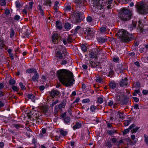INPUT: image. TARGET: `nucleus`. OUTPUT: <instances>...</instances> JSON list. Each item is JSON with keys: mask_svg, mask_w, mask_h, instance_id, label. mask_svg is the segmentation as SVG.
<instances>
[{"mask_svg": "<svg viewBox=\"0 0 148 148\" xmlns=\"http://www.w3.org/2000/svg\"><path fill=\"white\" fill-rule=\"evenodd\" d=\"M108 106L111 107H112L114 108H116L117 107V103H115L114 105H113V102H108Z\"/></svg>", "mask_w": 148, "mask_h": 148, "instance_id": "4c0bfd02", "label": "nucleus"}, {"mask_svg": "<svg viewBox=\"0 0 148 148\" xmlns=\"http://www.w3.org/2000/svg\"><path fill=\"white\" fill-rule=\"evenodd\" d=\"M20 16L18 15H16L14 17V19L15 20H18L20 18Z\"/></svg>", "mask_w": 148, "mask_h": 148, "instance_id": "338daca9", "label": "nucleus"}, {"mask_svg": "<svg viewBox=\"0 0 148 148\" xmlns=\"http://www.w3.org/2000/svg\"><path fill=\"white\" fill-rule=\"evenodd\" d=\"M117 117L121 120H123L124 118L123 114L120 112L118 113Z\"/></svg>", "mask_w": 148, "mask_h": 148, "instance_id": "c756f323", "label": "nucleus"}, {"mask_svg": "<svg viewBox=\"0 0 148 148\" xmlns=\"http://www.w3.org/2000/svg\"><path fill=\"white\" fill-rule=\"evenodd\" d=\"M95 54L94 52H90L89 54V57L91 58H93L95 57Z\"/></svg>", "mask_w": 148, "mask_h": 148, "instance_id": "6e6d98bb", "label": "nucleus"}, {"mask_svg": "<svg viewBox=\"0 0 148 148\" xmlns=\"http://www.w3.org/2000/svg\"><path fill=\"white\" fill-rule=\"evenodd\" d=\"M39 78V75L37 72H35L34 75L32 77V79L34 82L36 81Z\"/></svg>", "mask_w": 148, "mask_h": 148, "instance_id": "5701e85b", "label": "nucleus"}, {"mask_svg": "<svg viewBox=\"0 0 148 148\" xmlns=\"http://www.w3.org/2000/svg\"><path fill=\"white\" fill-rule=\"evenodd\" d=\"M145 138V143L148 145V136L146 134H145L144 135Z\"/></svg>", "mask_w": 148, "mask_h": 148, "instance_id": "3c124183", "label": "nucleus"}, {"mask_svg": "<svg viewBox=\"0 0 148 148\" xmlns=\"http://www.w3.org/2000/svg\"><path fill=\"white\" fill-rule=\"evenodd\" d=\"M6 4L5 0H0V5L1 6H5Z\"/></svg>", "mask_w": 148, "mask_h": 148, "instance_id": "864d4df0", "label": "nucleus"}, {"mask_svg": "<svg viewBox=\"0 0 148 148\" xmlns=\"http://www.w3.org/2000/svg\"><path fill=\"white\" fill-rule=\"evenodd\" d=\"M67 63V61L66 60H64L61 61L60 64L62 65H64Z\"/></svg>", "mask_w": 148, "mask_h": 148, "instance_id": "0e129e2a", "label": "nucleus"}, {"mask_svg": "<svg viewBox=\"0 0 148 148\" xmlns=\"http://www.w3.org/2000/svg\"><path fill=\"white\" fill-rule=\"evenodd\" d=\"M37 8L38 10L39 11L40 14L42 16H43L44 13L43 12V10L42 9L41 6L40 5H39L38 6Z\"/></svg>", "mask_w": 148, "mask_h": 148, "instance_id": "72a5a7b5", "label": "nucleus"}, {"mask_svg": "<svg viewBox=\"0 0 148 148\" xmlns=\"http://www.w3.org/2000/svg\"><path fill=\"white\" fill-rule=\"evenodd\" d=\"M119 59L118 58H114L113 59V62H116L118 63L119 62Z\"/></svg>", "mask_w": 148, "mask_h": 148, "instance_id": "e2e57ef3", "label": "nucleus"}, {"mask_svg": "<svg viewBox=\"0 0 148 148\" xmlns=\"http://www.w3.org/2000/svg\"><path fill=\"white\" fill-rule=\"evenodd\" d=\"M122 12L120 14V18L121 20L124 21H126L130 19L132 14V12L129 10L123 8L122 9Z\"/></svg>", "mask_w": 148, "mask_h": 148, "instance_id": "423d86ee", "label": "nucleus"}, {"mask_svg": "<svg viewBox=\"0 0 148 148\" xmlns=\"http://www.w3.org/2000/svg\"><path fill=\"white\" fill-rule=\"evenodd\" d=\"M82 50L83 52H85L87 50V47L84 44H82L81 46Z\"/></svg>", "mask_w": 148, "mask_h": 148, "instance_id": "58836bf2", "label": "nucleus"}, {"mask_svg": "<svg viewBox=\"0 0 148 148\" xmlns=\"http://www.w3.org/2000/svg\"><path fill=\"white\" fill-rule=\"evenodd\" d=\"M106 30V29L105 27H103L100 29V31L101 33H104Z\"/></svg>", "mask_w": 148, "mask_h": 148, "instance_id": "8fccbe9b", "label": "nucleus"}, {"mask_svg": "<svg viewBox=\"0 0 148 148\" xmlns=\"http://www.w3.org/2000/svg\"><path fill=\"white\" fill-rule=\"evenodd\" d=\"M29 31L26 29L22 28V32L24 37L27 38L28 37L29 35Z\"/></svg>", "mask_w": 148, "mask_h": 148, "instance_id": "a211bd4d", "label": "nucleus"}, {"mask_svg": "<svg viewBox=\"0 0 148 148\" xmlns=\"http://www.w3.org/2000/svg\"><path fill=\"white\" fill-rule=\"evenodd\" d=\"M60 94V92L56 90L52 89L50 92V96L52 98H57Z\"/></svg>", "mask_w": 148, "mask_h": 148, "instance_id": "9d476101", "label": "nucleus"}, {"mask_svg": "<svg viewBox=\"0 0 148 148\" xmlns=\"http://www.w3.org/2000/svg\"><path fill=\"white\" fill-rule=\"evenodd\" d=\"M64 121L66 123L68 124L70 122V118L68 117H66L64 119Z\"/></svg>", "mask_w": 148, "mask_h": 148, "instance_id": "37998d69", "label": "nucleus"}, {"mask_svg": "<svg viewBox=\"0 0 148 148\" xmlns=\"http://www.w3.org/2000/svg\"><path fill=\"white\" fill-rule=\"evenodd\" d=\"M85 33L88 36H91V34H92V31L91 29L89 27H87L85 31Z\"/></svg>", "mask_w": 148, "mask_h": 148, "instance_id": "aec40b11", "label": "nucleus"}, {"mask_svg": "<svg viewBox=\"0 0 148 148\" xmlns=\"http://www.w3.org/2000/svg\"><path fill=\"white\" fill-rule=\"evenodd\" d=\"M57 74L59 81L63 84L66 86L73 85L75 80L73 73L70 71L60 69L58 71Z\"/></svg>", "mask_w": 148, "mask_h": 148, "instance_id": "f257e3e1", "label": "nucleus"}, {"mask_svg": "<svg viewBox=\"0 0 148 148\" xmlns=\"http://www.w3.org/2000/svg\"><path fill=\"white\" fill-rule=\"evenodd\" d=\"M86 20L87 22L89 23H91L92 21V19L91 17L89 16L86 18Z\"/></svg>", "mask_w": 148, "mask_h": 148, "instance_id": "603ef678", "label": "nucleus"}, {"mask_svg": "<svg viewBox=\"0 0 148 148\" xmlns=\"http://www.w3.org/2000/svg\"><path fill=\"white\" fill-rule=\"evenodd\" d=\"M16 6L17 8H20L21 6V4L19 1H17L15 3Z\"/></svg>", "mask_w": 148, "mask_h": 148, "instance_id": "052dcab7", "label": "nucleus"}, {"mask_svg": "<svg viewBox=\"0 0 148 148\" xmlns=\"http://www.w3.org/2000/svg\"><path fill=\"white\" fill-rule=\"evenodd\" d=\"M114 3H115L114 1L113 2V0H108L104 5L103 4V2H101V3L100 0H92L91 1L92 5L93 6L92 8L94 11L96 12L101 10L104 6L108 9H111L114 6Z\"/></svg>", "mask_w": 148, "mask_h": 148, "instance_id": "f03ea898", "label": "nucleus"}, {"mask_svg": "<svg viewBox=\"0 0 148 148\" xmlns=\"http://www.w3.org/2000/svg\"><path fill=\"white\" fill-rule=\"evenodd\" d=\"M71 25L68 23H66L64 25V27L67 30H69L71 28Z\"/></svg>", "mask_w": 148, "mask_h": 148, "instance_id": "e433bc0d", "label": "nucleus"}, {"mask_svg": "<svg viewBox=\"0 0 148 148\" xmlns=\"http://www.w3.org/2000/svg\"><path fill=\"white\" fill-rule=\"evenodd\" d=\"M73 35H68L66 38H63L62 40L64 44L66 46L68 45V44H71L74 40V39L73 38Z\"/></svg>", "mask_w": 148, "mask_h": 148, "instance_id": "0eeeda50", "label": "nucleus"}, {"mask_svg": "<svg viewBox=\"0 0 148 148\" xmlns=\"http://www.w3.org/2000/svg\"><path fill=\"white\" fill-rule=\"evenodd\" d=\"M116 86V85L115 82H111L110 84V87L112 89L115 88Z\"/></svg>", "mask_w": 148, "mask_h": 148, "instance_id": "473e14b6", "label": "nucleus"}, {"mask_svg": "<svg viewBox=\"0 0 148 148\" xmlns=\"http://www.w3.org/2000/svg\"><path fill=\"white\" fill-rule=\"evenodd\" d=\"M117 67L120 70H123L124 69L122 64H119L118 65Z\"/></svg>", "mask_w": 148, "mask_h": 148, "instance_id": "774afa93", "label": "nucleus"}, {"mask_svg": "<svg viewBox=\"0 0 148 148\" xmlns=\"http://www.w3.org/2000/svg\"><path fill=\"white\" fill-rule=\"evenodd\" d=\"M36 71L34 69L30 68L26 70V72L28 73L36 72Z\"/></svg>", "mask_w": 148, "mask_h": 148, "instance_id": "c85d7f7f", "label": "nucleus"}, {"mask_svg": "<svg viewBox=\"0 0 148 148\" xmlns=\"http://www.w3.org/2000/svg\"><path fill=\"white\" fill-rule=\"evenodd\" d=\"M35 120L36 121V123L38 124H40L41 122V120L39 119L38 117H36Z\"/></svg>", "mask_w": 148, "mask_h": 148, "instance_id": "4d7b16f0", "label": "nucleus"}, {"mask_svg": "<svg viewBox=\"0 0 148 148\" xmlns=\"http://www.w3.org/2000/svg\"><path fill=\"white\" fill-rule=\"evenodd\" d=\"M19 86L21 87V88L23 90H24L26 89L25 86L23 85V84L22 82H20L19 84Z\"/></svg>", "mask_w": 148, "mask_h": 148, "instance_id": "de8ad7c7", "label": "nucleus"}, {"mask_svg": "<svg viewBox=\"0 0 148 148\" xmlns=\"http://www.w3.org/2000/svg\"><path fill=\"white\" fill-rule=\"evenodd\" d=\"M137 11L139 13L147 14L148 13V5L140 1L136 5Z\"/></svg>", "mask_w": 148, "mask_h": 148, "instance_id": "7ed1b4c3", "label": "nucleus"}, {"mask_svg": "<svg viewBox=\"0 0 148 148\" xmlns=\"http://www.w3.org/2000/svg\"><path fill=\"white\" fill-rule=\"evenodd\" d=\"M15 34V32L13 28H11L10 29V38H12L14 36Z\"/></svg>", "mask_w": 148, "mask_h": 148, "instance_id": "c9c22d12", "label": "nucleus"}, {"mask_svg": "<svg viewBox=\"0 0 148 148\" xmlns=\"http://www.w3.org/2000/svg\"><path fill=\"white\" fill-rule=\"evenodd\" d=\"M74 103V102L71 104L70 108L68 110V113L72 116H73L72 112H73L74 111V107L72 105Z\"/></svg>", "mask_w": 148, "mask_h": 148, "instance_id": "4be33fe9", "label": "nucleus"}, {"mask_svg": "<svg viewBox=\"0 0 148 148\" xmlns=\"http://www.w3.org/2000/svg\"><path fill=\"white\" fill-rule=\"evenodd\" d=\"M128 79L127 78H125L124 79H123L122 81L120 83V85L121 86H126L127 84Z\"/></svg>", "mask_w": 148, "mask_h": 148, "instance_id": "f3484780", "label": "nucleus"}, {"mask_svg": "<svg viewBox=\"0 0 148 148\" xmlns=\"http://www.w3.org/2000/svg\"><path fill=\"white\" fill-rule=\"evenodd\" d=\"M136 22H133L132 23L129 27V29L130 30H132L136 27Z\"/></svg>", "mask_w": 148, "mask_h": 148, "instance_id": "393cba45", "label": "nucleus"}, {"mask_svg": "<svg viewBox=\"0 0 148 148\" xmlns=\"http://www.w3.org/2000/svg\"><path fill=\"white\" fill-rule=\"evenodd\" d=\"M66 104V102H61L59 105L55 106V110L56 112H58L59 110H61L62 108H64Z\"/></svg>", "mask_w": 148, "mask_h": 148, "instance_id": "4468645a", "label": "nucleus"}, {"mask_svg": "<svg viewBox=\"0 0 148 148\" xmlns=\"http://www.w3.org/2000/svg\"><path fill=\"white\" fill-rule=\"evenodd\" d=\"M9 84L12 86H13L16 83V81L14 79H10L9 82Z\"/></svg>", "mask_w": 148, "mask_h": 148, "instance_id": "a18cd8bd", "label": "nucleus"}, {"mask_svg": "<svg viewBox=\"0 0 148 148\" xmlns=\"http://www.w3.org/2000/svg\"><path fill=\"white\" fill-rule=\"evenodd\" d=\"M71 9V7L70 5H68L66 6L64 8V10L67 11H70Z\"/></svg>", "mask_w": 148, "mask_h": 148, "instance_id": "5fc2aeb1", "label": "nucleus"}, {"mask_svg": "<svg viewBox=\"0 0 148 148\" xmlns=\"http://www.w3.org/2000/svg\"><path fill=\"white\" fill-rule=\"evenodd\" d=\"M56 56L54 57V60L56 62H58L60 60L63 59L62 53L60 51H57L55 52Z\"/></svg>", "mask_w": 148, "mask_h": 148, "instance_id": "6e6552de", "label": "nucleus"}, {"mask_svg": "<svg viewBox=\"0 0 148 148\" xmlns=\"http://www.w3.org/2000/svg\"><path fill=\"white\" fill-rule=\"evenodd\" d=\"M140 128V127H137L134 128H132L133 129L131 130V133L133 134L136 132Z\"/></svg>", "mask_w": 148, "mask_h": 148, "instance_id": "ea45409f", "label": "nucleus"}, {"mask_svg": "<svg viewBox=\"0 0 148 148\" xmlns=\"http://www.w3.org/2000/svg\"><path fill=\"white\" fill-rule=\"evenodd\" d=\"M106 37H99L97 38L98 42L100 43H103L105 42L107 40Z\"/></svg>", "mask_w": 148, "mask_h": 148, "instance_id": "dca6fc26", "label": "nucleus"}, {"mask_svg": "<svg viewBox=\"0 0 148 148\" xmlns=\"http://www.w3.org/2000/svg\"><path fill=\"white\" fill-rule=\"evenodd\" d=\"M58 48L60 50L59 51H62L64 55L66 54L67 52L66 48L65 46L62 45H60L59 46Z\"/></svg>", "mask_w": 148, "mask_h": 148, "instance_id": "6ab92c4d", "label": "nucleus"}, {"mask_svg": "<svg viewBox=\"0 0 148 148\" xmlns=\"http://www.w3.org/2000/svg\"><path fill=\"white\" fill-rule=\"evenodd\" d=\"M13 125L16 128L18 129L22 127H23V125L20 124H14Z\"/></svg>", "mask_w": 148, "mask_h": 148, "instance_id": "c03bdc74", "label": "nucleus"}, {"mask_svg": "<svg viewBox=\"0 0 148 148\" xmlns=\"http://www.w3.org/2000/svg\"><path fill=\"white\" fill-rule=\"evenodd\" d=\"M58 1H56L53 7V9L56 12H57L58 11Z\"/></svg>", "mask_w": 148, "mask_h": 148, "instance_id": "cd10ccee", "label": "nucleus"}, {"mask_svg": "<svg viewBox=\"0 0 148 148\" xmlns=\"http://www.w3.org/2000/svg\"><path fill=\"white\" fill-rule=\"evenodd\" d=\"M34 97L35 96L34 95L30 94H29L27 95V97L29 98V99H33L34 98Z\"/></svg>", "mask_w": 148, "mask_h": 148, "instance_id": "13d9d810", "label": "nucleus"}, {"mask_svg": "<svg viewBox=\"0 0 148 148\" xmlns=\"http://www.w3.org/2000/svg\"><path fill=\"white\" fill-rule=\"evenodd\" d=\"M12 89L14 92H17L19 90V88L16 86H12Z\"/></svg>", "mask_w": 148, "mask_h": 148, "instance_id": "49530a36", "label": "nucleus"}, {"mask_svg": "<svg viewBox=\"0 0 148 148\" xmlns=\"http://www.w3.org/2000/svg\"><path fill=\"white\" fill-rule=\"evenodd\" d=\"M87 64L92 68L97 67L99 65V63L97 62L89 61H87Z\"/></svg>", "mask_w": 148, "mask_h": 148, "instance_id": "f8f14e48", "label": "nucleus"}, {"mask_svg": "<svg viewBox=\"0 0 148 148\" xmlns=\"http://www.w3.org/2000/svg\"><path fill=\"white\" fill-rule=\"evenodd\" d=\"M106 71H108L107 73H108V76L110 77V75H113L114 73V71L112 69H108V70H107Z\"/></svg>", "mask_w": 148, "mask_h": 148, "instance_id": "b1692460", "label": "nucleus"}, {"mask_svg": "<svg viewBox=\"0 0 148 148\" xmlns=\"http://www.w3.org/2000/svg\"><path fill=\"white\" fill-rule=\"evenodd\" d=\"M48 104L47 103H46L45 104V103L44 105L39 107V108L44 112V113H45L48 111Z\"/></svg>", "mask_w": 148, "mask_h": 148, "instance_id": "ddd939ff", "label": "nucleus"}, {"mask_svg": "<svg viewBox=\"0 0 148 148\" xmlns=\"http://www.w3.org/2000/svg\"><path fill=\"white\" fill-rule=\"evenodd\" d=\"M116 130H108L107 132V133L110 136L113 135L114 133H116Z\"/></svg>", "mask_w": 148, "mask_h": 148, "instance_id": "f704fd0d", "label": "nucleus"}, {"mask_svg": "<svg viewBox=\"0 0 148 148\" xmlns=\"http://www.w3.org/2000/svg\"><path fill=\"white\" fill-rule=\"evenodd\" d=\"M131 120H126L125 121L124 123L125 126H128L130 124V123H131Z\"/></svg>", "mask_w": 148, "mask_h": 148, "instance_id": "09e8293b", "label": "nucleus"}, {"mask_svg": "<svg viewBox=\"0 0 148 148\" xmlns=\"http://www.w3.org/2000/svg\"><path fill=\"white\" fill-rule=\"evenodd\" d=\"M96 81L99 83H100L102 81V78L99 75H97L96 77Z\"/></svg>", "mask_w": 148, "mask_h": 148, "instance_id": "2f4dec72", "label": "nucleus"}, {"mask_svg": "<svg viewBox=\"0 0 148 148\" xmlns=\"http://www.w3.org/2000/svg\"><path fill=\"white\" fill-rule=\"evenodd\" d=\"M128 33L123 29L119 30L116 34L122 41L127 42L130 40V39Z\"/></svg>", "mask_w": 148, "mask_h": 148, "instance_id": "20e7f679", "label": "nucleus"}, {"mask_svg": "<svg viewBox=\"0 0 148 148\" xmlns=\"http://www.w3.org/2000/svg\"><path fill=\"white\" fill-rule=\"evenodd\" d=\"M116 101L120 102H129L130 101L126 95L120 96L119 95H117L116 97Z\"/></svg>", "mask_w": 148, "mask_h": 148, "instance_id": "1a4fd4ad", "label": "nucleus"}, {"mask_svg": "<svg viewBox=\"0 0 148 148\" xmlns=\"http://www.w3.org/2000/svg\"><path fill=\"white\" fill-rule=\"evenodd\" d=\"M96 109V107L94 105H92L90 107V110L92 112H95Z\"/></svg>", "mask_w": 148, "mask_h": 148, "instance_id": "bf43d9fd", "label": "nucleus"}, {"mask_svg": "<svg viewBox=\"0 0 148 148\" xmlns=\"http://www.w3.org/2000/svg\"><path fill=\"white\" fill-rule=\"evenodd\" d=\"M59 132L61 135L63 136H65L67 135V132L66 131H64L62 129H60L59 130Z\"/></svg>", "mask_w": 148, "mask_h": 148, "instance_id": "7c9ffc66", "label": "nucleus"}, {"mask_svg": "<svg viewBox=\"0 0 148 148\" xmlns=\"http://www.w3.org/2000/svg\"><path fill=\"white\" fill-rule=\"evenodd\" d=\"M81 127V124L78 122H76L75 124L73 126V128L74 130L80 128Z\"/></svg>", "mask_w": 148, "mask_h": 148, "instance_id": "a878e982", "label": "nucleus"}, {"mask_svg": "<svg viewBox=\"0 0 148 148\" xmlns=\"http://www.w3.org/2000/svg\"><path fill=\"white\" fill-rule=\"evenodd\" d=\"M74 2L77 5H84V3L85 1L84 0H74Z\"/></svg>", "mask_w": 148, "mask_h": 148, "instance_id": "412c9836", "label": "nucleus"}, {"mask_svg": "<svg viewBox=\"0 0 148 148\" xmlns=\"http://www.w3.org/2000/svg\"><path fill=\"white\" fill-rule=\"evenodd\" d=\"M56 27L59 29H62V27L61 23L58 21H57L56 22Z\"/></svg>", "mask_w": 148, "mask_h": 148, "instance_id": "bb28decb", "label": "nucleus"}, {"mask_svg": "<svg viewBox=\"0 0 148 148\" xmlns=\"http://www.w3.org/2000/svg\"><path fill=\"white\" fill-rule=\"evenodd\" d=\"M141 59L143 62L145 63H147L148 62V61L147 60V58L146 57H142Z\"/></svg>", "mask_w": 148, "mask_h": 148, "instance_id": "680f3d73", "label": "nucleus"}, {"mask_svg": "<svg viewBox=\"0 0 148 148\" xmlns=\"http://www.w3.org/2000/svg\"><path fill=\"white\" fill-rule=\"evenodd\" d=\"M71 16L72 20L75 23L80 22L84 17L83 12L78 11L74 12Z\"/></svg>", "mask_w": 148, "mask_h": 148, "instance_id": "39448f33", "label": "nucleus"}, {"mask_svg": "<svg viewBox=\"0 0 148 148\" xmlns=\"http://www.w3.org/2000/svg\"><path fill=\"white\" fill-rule=\"evenodd\" d=\"M45 5L50 6H51V1L50 0H45Z\"/></svg>", "mask_w": 148, "mask_h": 148, "instance_id": "79ce46f5", "label": "nucleus"}, {"mask_svg": "<svg viewBox=\"0 0 148 148\" xmlns=\"http://www.w3.org/2000/svg\"><path fill=\"white\" fill-rule=\"evenodd\" d=\"M136 143V142L134 141H133L131 139H129L127 142V144H129L131 145H134Z\"/></svg>", "mask_w": 148, "mask_h": 148, "instance_id": "a19ab883", "label": "nucleus"}, {"mask_svg": "<svg viewBox=\"0 0 148 148\" xmlns=\"http://www.w3.org/2000/svg\"><path fill=\"white\" fill-rule=\"evenodd\" d=\"M106 145L109 147H111L112 146L111 142L110 141L108 142L106 144Z\"/></svg>", "mask_w": 148, "mask_h": 148, "instance_id": "69168bd1", "label": "nucleus"}, {"mask_svg": "<svg viewBox=\"0 0 148 148\" xmlns=\"http://www.w3.org/2000/svg\"><path fill=\"white\" fill-rule=\"evenodd\" d=\"M135 127V125L133 124H132L129 127L125 129L123 132V135L126 134L127 133H128L130 130H132V128Z\"/></svg>", "mask_w": 148, "mask_h": 148, "instance_id": "2eb2a0df", "label": "nucleus"}, {"mask_svg": "<svg viewBox=\"0 0 148 148\" xmlns=\"http://www.w3.org/2000/svg\"><path fill=\"white\" fill-rule=\"evenodd\" d=\"M60 35L57 33H54L53 34L52 36V41L54 44L58 42Z\"/></svg>", "mask_w": 148, "mask_h": 148, "instance_id": "9b49d317", "label": "nucleus"}]
</instances>
